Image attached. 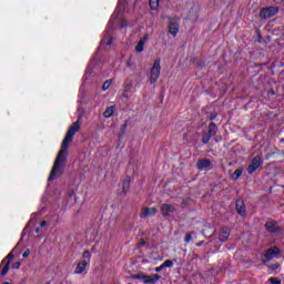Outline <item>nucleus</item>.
<instances>
[{"label":"nucleus","mask_w":284,"mask_h":284,"mask_svg":"<svg viewBox=\"0 0 284 284\" xmlns=\"http://www.w3.org/2000/svg\"><path fill=\"white\" fill-rule=\"evenodd\" d=\"M79 130H81V120H77L70 125L62 141L61 150L55 158L48 181H54V179H59V176L63 174V170H65V163H68V148H70V143H72L74 134H77Z\"/></svg>","instance_id":"1"},{"label":"nucleus","mask_w":284,"mask_h":284,"mask_svg":"<svg viewBox=\"0 0 284 284\" xmlns=\"http://www.w3.org/2000/svg\"><path fill=\"white\" fill-rule=\"evenodd\" d=\"M161 77V59H155L150 71V83H156Z\"/></svg>","instance_id":"2"},{"label":"nucleus","mask_w":284,"mask_h":284,"mask_svg":"<svg viewBox=\"0 0 284 284\" xmlns=\"http://www.w3.org/2000/svg\"><path fill=\"white\" fill-rule=\"evenodd\" d=\"M138 281H142L143 284H156L159 281H161V276L159 274H153V275H144V274H139L135 276Z\"/></svg>","instance_id":"3"},{"label":"nucleus","mask_w":284,"mask_h":284,"mask_svg":"<svg viewBox=\"0 0 284 284\" xmlns=\"http://www.w3.org/2000/svg\"><path fill=\"white\" fill-rule=\"evenodd\" d=\"M276 14H278V8L267 7L261 10L260 19H272V17H276Z\"/></svg>","instance_id":"4"},{"label":"nucleus","mask_w":284,"mask_h":284,"mask_svg":"<svg viewBox=\"0 0 284 284\" xmlns=\"http://www.w3.org/2000/svg\"><path fill=\"white\" fill-rule=\"evenodd\" d=\"M261 163H263V160L261 159V156H255L248 164V168H247L248 174H254L261 168Z\"/></svg>","instance_id":"5"},{"label":"nucleus","mask_w":284,"mask_h":284,"mask_svg":"<svg viewBox=\"0 0 284 284\" xmlns=\"http://www.w3.org/2000/svg\"><path fill=\"white\" fill-rule=\"evenodd\" d=\"M159 210L156 207L143 206L140 213V219H150V216H156Z\"/></svg>","instance_id":"6"},{"label":"nucleus","mask_w":284,"mask_h":284,"mask_svg":"<svg viewBox=\"0 0 284 284\" xmlns=\"http://www.w3.org/2000/svg\"><path fill=\"white\" fill-rule=\"evenodd\" d=\"M88 267H90V261H80L75 266L74 274H85Z\"/></svg>","instance_id":"7"},{"label":"nucleus","mask_w":284,"mask_h":284,"mask_svg":"<svg viewBox=\"0 0 284 284\" xmlns=\"http://www.w3.org/2000/svg\"><path fill=\"white\" fill-rule=\"evenodd\" d=\"M281 254V250L278 247L268 248L264 254L265 261H272V258H276Z\"/></svg>","instance_id":"8"},{"label":"nucleus","mask_w":284,"mask_h":284,"mask_svg":"<svg viewBox=\"0 0 284 284\" xmlns=\"http://www.w3.org/2000/svg\"><path fill=\"white\" fill-rule=\"evenodd\" d=\"M176 209L171 204H162L161 212L163 216H172Z\"/></svg>","instance_id":"9"},{"label":"nucleus","mask_w":284,"mask_h":284,"mask_svg":"<svg viewBox=\"0 0 284 284\" xmlns=\"http://www.w3.org/2000/svg\"><path fill=\"white\" fill-rule=\"evenodd\" d=\"M179 22L175 20H171L169 23V32L172 37H176L179 34Z\"/></svg>","instance_id":"10"},{"label":"nucleus","mask_w":284,"mask_h":284,"mask_svg":"<svg viewBox=\"0 0 284 284\" xmlns=\"http://www.w3.org/2000/svg\"><path fill=\"white\" fill-rule=\"evenodd\" d=\"M215 128L216 126H214V124L210 125L209 133L203 134V138H202L203 143H210V139H212V136H214V134H215V131H214Z\"/></svg>","instance_id":"11"},{"label":"nucleus","mask_w":284,"mask_h":284,"mask_svg":"<svg viewBox=\"0 0 284 284\" xmlns=\"http://www.w3.org/2000/svg\"><path fill=\"white\" fill-rule=\"evenodd\" d=\"M12 258H14V254L12 252H10L6 257L7 264L4 265V267L1 271L2 276H6V274H8V272H10V261H12Z\"/></svg>","instance_id":"12"},{"label":"nucleus","mask_w":284,"mask_h":284,"mask_svg":"<svg viewBox=\"0 0 284 284\" xmlns=\"http://www.w3.org/2000/svg\"><path fill=\"white\" fill-rule=\"evenodd\" d=\"M145 43H148V37L142 38L135 45V52H143L145 50Z\"/></svg>","instance_id":"13"},{"label":"nucleus","mask_w":284,"mask_h":284,"mask_svg":"<svg viewBox=\"0 0 284 284\" xmlns=\"http://www.w3.org/2000/svg\"><path fill=\"white\" fill-rule=\"evenodd\" d=\"M212 165V162L209 159H202L197 162V169L199 170H205V168H210Z\"/></svg>","instance_id":"14"},{"label":"nucleus","mask_w":284,"mask_h":284,"mask_svg":"<svg viewBox=\"0 0 284 284\" xmlns=\"http://www.w3.org/2000/svg\"><path fill=\"white\" fill-rule=\"evenodd\" d=\"M236 210L240 216H245V204L243 203V201L236 202Z\"/></svg>","instance_id":"15"},{"label":"nucleus","mask_w":284,"mask_h":284,"mask_svg":"<svg viewBox=\"0 0 284 284\" xmlns=\"http://www.w3.org/2000/svg\"><path fill=\"white\" fill-rule=\"evenodd\" d=\"M230 239V229H222L220 233V241L223 243Z\"/></svg>","instance_id":"16"},{"label":"nucleus","mask_w":284,"mask_h":284,"mask_svg":"<svg viewBox=\"0 0 284 284\" xmlns=\"http://www.w3.org/2000/svg\"><path fill=\"white\" fill-rule=\"evenodd\" d=\"M243 174V168L236 169L233 174L231 175L232 181H237V179H241V175Z\"/></svg>","instance_id":"17"},{"label":"nucleus","mask_w":284,"mask_h":284,"mask_svg":"<svg viewBox=\"0 0 284 284\" xmlns=\"http://www.w3.org/2000/svg\"><path fill=\"white\" fill-rule=\"evenodd\" d=\"M160 3H161V0H149V6L151 10H159Z\"/></svg>","instance_id":"18"},{"label":"nucleus","mask_w":284,"mask_h":284,"mask_svg":"<svg viewBox=\"0 0 284 284\" xmlns=\"http://www.w3.org/2000/svg\"><path fill=\"white\" fill-rule=\"evenodd\" d=\"M265 227L270 232H276V222H267Z\"/></svg>","instance_id":"19"},{"label":"nucleus","mask_w":284,"mask_h":284,"mask_svg":"<svg viewBox=\"0 0 284 284\" xmlns=\"http://www.w3.org/2000/svg\"><path fill=\"white\" fill-rule=\"evenodd\" d=\"M113 114H114V106H109L104 111V119H110V116H112Z\"/></svg>","instance_id":"20"},{"label":"nucleus","mask_w":284,"mask_h":284,"mask_svg":"<svg viewBox=\"0 0 284 284\" xmlns=\"http://www.w3.org/2000/svg\"><path fill=\"white\" fill-rule=\"evenodd\" d=\"M82 261H89V264H90V258H91V255H90V251H84L83 254H82Z\"/></svg>","instance_id":"21"},{"label":"nucleus","mask_w":284,"mask_h":284,"mask_svg":"<svg viewBox=\"0 0 284 284\" xmlns=\"http://www.w3.org/2000/svg\"><path fill=\"white\" fill-rule=\"evenodd\" d=\"M163 267H173L174 266V262L170 261V260H166L164 261V263L162 264Z\"/></svg>","instance_id":"22"},{"label":"nucleus","mask_w":284,"mask_h":284,"mask_svg":"<svg viewBox=\"0 0 284 284\" xmlns=\"http://www.w3.org/2000/svg\"><path fill=\"white\" fill-rule=\"evenodd\" d=\"M110 85H112V82L111 81H105L102 85V90H109L110 89Z\"/></svg>","instance_id":"23"},{"label":"nucleus","mask_w":284,"mask_h":284,"mask_svg":"<svg viewBox=\"0 0 284 284\" xmlns=\"http://www.w3.org/2000/svg\"><path fill=\"white\" fill-rule=\"evenodd\" d=\"M192 234H194V233H186L185 234V237H184L185 243H190V241H192Z\"/></svg>","instance_id":"24"},{"label":"nucleus","mask_w":284,"mask_h":284,"mask_svg":"<svg viewBox=\"0 0 284 284\" xmlns=\"http://www.w3.org/2000/svg\"><path fill=\"white\" fill-rule=\"evenodd\" d=\"M268 281L271 284H281V280L278 278L271 277Z\"/></svg>","instance_id":"25"},{"label":"nucleus","mask_w":284,"mask_h":284,"mask_svg":"<svg viewBox=\"0 0 284 284\" xmlns=\"http://www.w3.org/2000/svg\"><path fill=\"white\" fill-rule=\"evenodd\" d=\"M28 256H30V251H29V248H27V250L23 252V254H22V257H23V258H28Z\"/></svg>","instance_id":"26"},{"label":"nucleus","mask_w":284,"mask_h":284,"mask_svg":"<svg viewBox=\"0 0 284 284\" xmlns=\"http://www.w3.org/2000/svg\"><path fill=\"white\" fill-rule=\"evenodd\" d=\"M13 270H19V267H21V262H16L13 265H12Z\"/></svg>","instance_id":"27"},{"label":"nucleus","mask_w":284,"mask_h":284,"mask_svg":"<svg viewBox=\"0 0 284 284\" xmlns=\"http://www.w3.org/2000/svg\"><path fill=\"white\" fill-rule=\"evenodd\" d=\"M129 189H130V183H128V182L124 183V184H123V190H124L123 195H125V191L129 190Z\"/></svg>","instance_id":"28"},{"label":"nucleus","mask_w":284,"mask_h":284,"mask_svg":"<svg viewBox=\"0 0 284 284\" xmlns=\"http://www.w3.org/2000/svg\"><path fill=\"white\" fill-rule=\"evenodd\" d=\"M161 270H165V267L163 266V264L160 265V266H158V267H155V272H161Z\"/></svg>","instance_id":"29"},{"label":"nucleus","mask_w":284,"mask_h":284,"mask_svg":"<svg viewBox=\"0 0 284 284\" xmlns=\"http://www.w3.org/2000/svg\"><path fill=\"white\" fill-rule=\"evenodd\" d=\"M40 225H41V227H45V225H48V222L42 221V222L40 223Z\"/></svg>","instance_id":"30"},{"label":"nucleus","mask_w":284,"mask_h":284,"mask_svg":"<svg viewBox=\"0 0 284 284\" xmlns=\"http://www.w3.org/2000/svg\"><path fill=\"white\" fill-rule=\"evenodd\" d=\"M278 264H274V265H272V270H274V271H276V270H278Z\"/></svg>","instance_id":"31"},{"label":"nucleus","mask_w":284,"mask_h":284,"mask_svg":"<svg viewBox=\"0 0 284 284\" xmlns=\"http://www.w3.org/2000/svg\"><path fill=\"white\" fill-rule=\"evenodd\" d=\"M108 45H112V40L105 42Z\"/></svg>","instance_id":"32"},{"label":"nucleus","mask_w":284,"mask_h":284,"mask_svg":"<svg viewBox=\"0 0 284 284\" xmlns=\"http://www.w3.org/2000/svg\"><path fill=\"white\" fill-rule=\"evenodd\" d=\"M201 245H203V242L196 243V246H197V247H201Z\"/></svg>","instance_id":"33"},{"label":"nucleus","mask_w":284,"mask_h":284,"mask_svg":"<svg viewBox=\"0 0 284 284\" xmlns=\"http://www.w3.org/2000/svg\"><path fill=\"white\" fill-rule=\"evenodd\" d=\"M2 284H11L10 282H3Z\"/></svg>","instance_id":"34"},{"label":"nucleus","mask_w":284,"mask_h":284,"mask_svg":"<svg viewBox=\"0 0 284 284\" xmlns=\"http://www.w3.org/2000/svg\"><path fill=\"white\" fill-rule=\"evenodd\" d=\"M102 42L105 43V38H103Z\"/></svg>","instance_id":"35"}]
</instances>
